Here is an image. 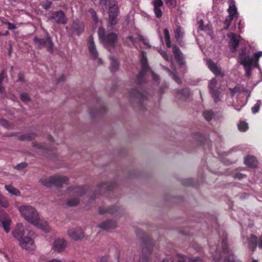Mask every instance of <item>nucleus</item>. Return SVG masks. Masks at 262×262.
<instances>
[{
  "mask_svg": "<svg viewBox=\"0 0 262 262\" xmlns=\"http://www.w3.org/2000/svg\"><path fill=\"white\" fill-rule=\"evenodd\" d=\"M20 215L29 223L46 232L50 230L46 220L42 217L34 207L30 205H23L18 208Z\"/></svg>",
  "mask_w": 262,
  "mask_h": 262,
  "instance_id": "f257e3e1",
  "label": "nucleus"
},
{
  "mask_svg": "<svg viewBox=\"0 0 262 262\" xmlns=\"http://www.w3.org/2000/svg\"><path fill=\"white\" fill-rule=\"evenodd\" d=\"M102 9H106L108 7L109 23L115 25L117 23L116 18L119 13L118 5L115 0H108L105 3L101 2Z\"/></svg>",
  "mask_w": 262,
  "mask_h": 262,
  "instance_id": "f03ea898",
  "label": "nucleus"
},
{
  "mask_svg": "<svg viewBox=\"0 0 262 262\" xmlns=\"http://www.w3.org/2000/svg\"><path fill=\"white\" fill-rule=\"evenodd\" d=\"M68 181V178L64 176H54L47 178H42L39 181L42 185L50 187L52 185L60 186Z\"/></svg>",
  "mask_w": 262,
  "mask_h": 262,
  "instance_id": "7ed1b4c3",
  "label": "nucleus"
},
{
  "mask_svg": "<svg viewBox=\"0 0 262 262\" xmlns=\"http://www.w3.org/2000/svg\"><path fill=\"white\" fill-rule=\"evenodd\" d=\"M34 233L33 232H30L28 235L19 239L18 242L22 249L28 251H32L35 249L36 246L32 237Z\"/></svg>",
  "mask_w": 262,
  "mask_h": 262,
  "instance_id": "20e7f679",
  "label": "nucleus"
},
{
  "mask_svg": "<svg viewBox=\"0 0 262 262\" xmlns=\"http://www.w3.org/2000/svg\"><path fill=\"white\" fill-rule=\"evenodd\" d=\"M228 3L229 4V8L228 9V12L229 15L226 18L224 21V29L227 30L228 29L230 23L232 20L237 17V8L235 6V3L233 0H228Z\"/></svg>",
  "mask_w": 262,
  "mask_h": 262,
  "instance_id": "39448f33",
  "label": "nucleus"
},
{
  "mask_svg": "<svg viewBox=\"0 0 262 262\" xmlns=\"http://www.w3.org/2000/svg\"><path fill=\"white\" fill-rule=\"evenodd\" d=\"M223 254L225 255V262H241L237 259L233 254L232 251L230 250L226 240H223L222 243Z\"/></svg>",
  "mask_w": 262,
  "mask_h": 262,
  "instance_id": "423d86ee",
  "label": "nucleus"
},
{
  "mask_svg": "<svg viewBox=\"0 0 262 262\" xmlns=\"http://www.w3.org/2000/svg\"><path fill=\"white\" fill-rule=\"evenodd\" d=\"M98 33L100 40L106 46L113 45L116 39V35L114 33L105 36L104 31L102 28H99Z\"/></svg>",
  "mask_w": 262,
  "mask_h": 262,
  "instance_id": "0eeeda50",
  "label": "nucleus"
},
{
  "mask_svg": "<svg viewBox=\"0 0 262 262\" xmlns=\"http://www.w3.org/2000/svg\"><path fill=\"white\" fill-rule=\"evenodd\" d=\"M11 223L10 217L4 211H0V226L3 227L6 233L10 231Z\"/></svg>",
  "mask_w": 262,
  "mask_h": 262,
  "instance_id": "6e6552de",
  "label": "nucleus"
},
{
  "mask_svg": "<svg viewBox=\"0 0 262 262\" xmlns=\"http://www.w3.org/2000/svg\"><path fill=\"white\" fill-rule=\"evenodd\" d=\"M88 48L89 49L90 55L95 60H97L98 63H101V60L98 57V54L94 43L93 38L90 36L88 39Z\"/></svg>",
  "mask_w": 262,
  "mask_h": 262,
  "instance_id": "1a4fd4ad",
  "label": "nucleus"
},
{
  "mask_svg": "<svg viewBox=\"0 0 262 262\" xmlns=\"http://www.w3.org/2000/svg\"><path fill=\"white\" fill-rule=\"evenodd\" d=\"M239 62L244 66V68L251 67L252 64L254 65V59L253 58L249 56V55L246 54L245 51H242V53L238 58Z\"/></svg>",
  "mask_w": 262,
  "mask_h": 262,
  "instance_id": "9d476101",
  "label": "nucleus"
},
{
  "mask_svg": "<svg viewBox=\"0 0 262 262\" xmlns=\"http://www.w3.org/2000/svg\"><path fill=\"white\" fill-rule=\"evenodd\" d=\"M68 235L72 239L77 241L83 237V232L80 228H71L68 230Z\"/></svg>",
  "mask_w": 262,
  "mask_h": 262,
  "instance_id": "9b49d317",
  "label": "nucleus"
},
{
  "mask_svg": "<svg viewBox=\"0 0 262 262\" xmlns=\"http://www.w3.org/2000/svg\"><path fill=\"white\" fill-rule=\"evenodd\" d=\"M66 241L63 238H57L54 240L52 245V249L56 252H60L67 247Z\"/></svg>",
  "mask_w": 262,
  "mask_h": 262,
  "instance_id": "f8f14e48",
  "label": "nucleus"
},
{
  "mask_svg": "<svg viewBox=\"0 0 262 262\" xmlns=\"http://www.w3.org/2000/svg\"><path fill=\"white\" fill-rule=\"evenodd\" d=\"M229 39V46L231 50L234 51L238 46L240 36L233 33H230L228 35Z\"/></svg>",
  "mask_w": 262,
  "mask_h": 262,
  "instance_id": "ddd939ff",
  "label": "nucleus"
},
{
  "mask_svg": "<svg viewBox=\"0 0 262 262\" xmlns=\"http://www.w3.org/2000/svg\"><path fill=\"white\" fill-rule=\"evenodd\" d=\"M128 39L130 41V42L134 45L136 46V39H139L142 41L143 44L145 46L146 48H149L150 45L148 42V40L145 37L141 35L139 33H137L134 36H129L128 37Z\"/></svg>",
  "mask_w": 262,
  "mask_h": 262,
  "instance_id": "4468645a",
  "label": "nucleus"
},
{
  "mask_svg": "<svg viewBox=\"0 0 262 262\" xmlns=\"http://www.w3.org/2000/svg\"><path fill=\"white\" fill-rule=\"evenodd\" d=\"M14 237L16 238L18 241L19 239L23 238L25 234V228L22 223H17L16 225L15 229L12 232Z\"/></svg>",
  "mask_w": 262,
  "mask_h": 262,
  "instance_id": "2eb2a0df",
  "label": "nucleus"
},
{
  "mask_svg": "<svg viewBox=\"0 0 262 262\" xmlns=\"http://www.w3.org/2000/svg\"><path fill=\"white\" fill-rule=\"evenodd\" d=\"M216 81L215 79H212L210 80L209 87L211 94L214 98V101L217 103L220 101V95L219 91L214 89L215 86L216 85Z\"/></svg>",
  "mask_w": 262,
  "mask_h": 262,
  "instance_id": "dca6fc26",
  "label": "nucleus"
},
{
  "mask_svg": "<svg viewBox=\"0 0 262 262\" xmlns=\"http://www.w3.org/2000/svg\"><path fill=\"white\" fill-rule=\"evenodd\" d=\"M34 40L35 42L36 45L39 47L42 46H45L49 49V50H51L52 49L53 43L50 38L49 37L47 39V40L45 41L43 39H39L36 37H35Z\"/></svg>",
  "mask_w": 262,
  "mask_h": 262,
  "instance_id": "f3484780",
  "label": "nucleus"
},
{
  "mask_svg": "<svg viewBox=\"0 0 262 262\" xmlns=\"http://www.w3.org/2000/svg\"><path fill=\"white\" fill-rule=\"evenodd\" d=\"M206 63L208 67L216 76L221 75V76H224V74L221 71V70L217 65L213 62L210 59H207Z\"/></svg>",
  "mask_w": 262,
  "mask_h": 262,
  "instance_id": "a211bd4d",
  "label": "nucleus"
},
{
  "mask_svg": "<svg viewBox=\"0 0 262 262\" xmlns=\"http://www.w3.org/2000/svg\"><path fill=\"white\" fill-rule=\"evenodd\" d=\"M152 5H154V10L156 17L159 18L162 15V12L161 7L163 5L162 0H154L152 2Z\"/></svg>",
  "mask_w": 262,
  "mask_h": 262,
  "instance_id": "6ab92c4d",
  "label": "nucleus"
},
{
  "mask_svg": "<svg viewBox=\"0 0 262 262\" xmlns=\"http://www.w3.org/2000/svg\"><path fill=\"white\" fill-rule=\"evenodd\" d=\"M141 71L138 77V81L140 82L141 80L140 79V77L143 76L144 73L148 69V67L147 63V58L144 53H142V57L141 58Z\"/></svg>",
  "mask_w": 262,
  "mask_h": 262,
  "instance_id": "aec40b11",
  "label": "nucleus"
},
{
  "mask_svg": "<svg viewBox=\"0 0 262 262\" xmlns=\"http://www.w3.org/2000/svg\"><path fill=\"white\" fill-rule=\"evenodd\" d=\"M51 18L56 23L66 24V18L64 13L62 11H58L52 14Z\"/></svg>",
  "mask_w": 262,
  "mask_h": 262,
  "instance_id": "412c9836",
  "label": "nucleus"
},
{
  "mask_svg": "<svg viewBox=\"0 0 262 262\" xmlns=\"http://www.w3.org/2000/svg\"><path fill=\"white\" fill-rule=\"evenodd\" d=\"M99 227L104 230H109L117 226L116 222L114 220H106L98 225Z\"/></svg>",
  "mask_w": 262,
  "mask_h": 262,
  "instance_id": "4be33fe9",
  "label": "nucleus"
},
{
  "mask_svg": "<svg viewBox=\"0 0 262 262\" xmlns=\"http://www.w3.org/2000/svg\"><path fill=\"white\" fill-rule=\"evenodd\" d=\"M173 53L174 55V58L177 61L180 66H183L184 64V61L183 59V56L178 48L176 46L172 47Z\"/></svg>",
  "mask_w": 262,
  "mask_h": 262,
  "instance_id": "5701e85b",
  "label": "nucleus"
},
{
  "mask_svg": "<svg viewBox=\"0 0 262 262\" xmlns=\"http://www.w3.org/2000/svg\"><path fill=\"white\" fill-rule=\"evenodd\" d=\"M256 242V237L254 235H251L250 239L248 237H244L243 238V243L245 245H247V246L251 249L255 247Z\"/></svg>",
  "mask_w": 262,
  "mask_h": 262,
  "instance_id": "b1692460",
  "label": "nucleus"
},
{
  "mask_svg": "<svg viewBox=\"0 0 262 262\" xmlns=\"http://www.w3.org/2000/svg\"><path fill=\"white\" fill-rule=\"evenodd\" d=\"M244 163L247 166L250 167H255L257 164V161L256 159L250 156L246 157Z\"/></svg>",
  "mask_w": 262,
  "mask_h": 262,
  "instance_id": "393cba45",
  "label": "nucleus"
},
{
  "mask_svg": "<svg viewBox=\"0 0 262 262\" xmlns=\"http://www.w3.org/2000/svg\"><path fill=\"white\" fill-rule=\"evenodd\" d=\"M176 258L178 262H202V260L199 258H197L195 259H191L185 257L183 255H177L176 256Z\"/></svg>",
  "mask_w": 262,
  "mask_h": 262,
  "instance_id": "a878e982",
  "label": "nucleus"
},
{
  "mask_svg": "<svg viewBox=\"0 0 262 262\" xmlns=\"http://www.w3.org/2000/svg\"><path fill=\"white\" fill-rule=\"evenodd\" d=\"M6 189L11 194L15 195H19L20 192L19 191L15 188V187L11 186V185H6L5 186Z\"/></svg>",
  "mask_w": 262,
  "mask_h": 262,
  "instance_id": "bb28decb",
  "label": "nucleus"
},
{
  "mask_svg": "<svg viewBox=\"0 0 262 262\" xmlns=\"http://www.w3.org/2000/svg\"><path fill=\"white\" fill-rule=\"evenodd\" d=\"M231 96L233 97L235 95L241 92H244L245 88L243 86L237 85L233 89H230Z\"/></svg>",
  "mask_w": 262,
  "mask_h": 262,
  "instance_id": "cd10ccee",
  "label": "nucleus"
},
{
  "mask_svg": "<svg viewBox=\"0 0 262 262\" xmlns=\"http://www.w3.org/2000/svg\"><path fill=\"white\" fill-rule=\"evenodd\" d=\"M184 32L183 31L182 28L178 26L175 31V37L178 40H179L183 36Z\"/></svg>",
  "mask_w": 262,
  "mask_h": 262,
  "instance_id": "c85d7f7f",
  "label": "nucleus"
},
{
  "mask_svg": "<svg viewBox=\"0 0 262 262\" xmlns=\"http://www.w3.org/2000/svg\"><path fill=\"white\" fill-rule=\"evenodd\" d=\"M111 69L112 71H115L118 67V62L114 57H111Z\"/></svg>",
  "mask_w": 262,
  "mask_h": 262,
  "instance_id": "c756f323",
  "label": "nucleus"
},
{
  "mask_svg": "<svg viewBox=\"0 0 262 262\" xmlns=\"http://www.w3.org/2000/svg\"><path fill=\"white\" fill-rule=\"evenodd\" d=\"M237 126L238 129L241 132H245L248 128V124L245 122H240Z\"/></svg>",
  "mask_w": 262,
  "mask_h": 262,
  "instance_id": "7c9ffc66",
  "label": "nucleus"
},
{
  "mask_svg": "<svg viewBox=\"0 0 262 262\" xmlns=\"http://www.w3.org/2000/svg\"><path fill=\"white\" fill-rule=\"evenodd\" d=\"M6 77V73L4 71L2 72L0 74V95H2L4 93V88L1 85V82L4 80Z\"/></svg>",
  "mask_w": 262,
  "mask_h": 262,
  "instance_id": "2f4dec72",
  "label": "nucleus"
},
{
  "mask_svg": "<svg viewBox=\"0 0 262 262\" xmlns=\"http://www.w3.org/2000/svg\"><path fill=\"white\" fill-rule=\"evenodd\" d=\"M165 41L167 47L169 48L170 47V36L169 31L167 29H165L164 31Z\"/></svg>",
  "mask_w": 262,
  "mask_h": 262,
  "instance_id": "473e14b6",
  "label": "nucleus"
},
{
  "mask_svg": "<svg viewBox=\"0 0 262 262\" xmlns=\"http://www.w3.org/2000/svg\"><path fill=\"white\" fill-rule=\"evenodd\" d=\"M262 56V52L259 51L257 53H255L254 54V58L255 59V61H254V66L255 67H258V60L259 58Z\"/></svg>",
  "mask_w": 262,
  "mask_h": 262,
  "instance_id": "72a5a7b5",
  "label": "nucleus"
},
{
  "mask_svg": "<svg viewBox=\"0 0 262 262\" xmlns=\"http://www.w3.org/2000/svg\"><path fill=\"white\" fill-rule=\"evenodd\" d=\"M203 115L205 119L209 121L212 119L213 113L211 111H205L203 113Z\"/></svg>",
  "mask_w": 262,
  "mask_h": 262,
  "instance_id": "f704fd0d",
  "label": "nucleus"
},
{
  "mask_svg": "<svg viewBox=\"0 0 262 262\" xmlns=\"http://www.w3.org/2000/svg\"><path fill=\"white\" fill-rule=\"evenodd\" d=\"M0 205L3 207H7L9 205L8 202L7 200L0 194ZM0 211H3L0 210Z\"/></svg>",
  "mask_w": 262,
  "mask_h": 262,
  "instance_id": "c9c22d12",
  "label": "nucleus"
},
{
  "mask_svg": "<svg viewBox=\"0 0 262 262\" xmlns=\"http://www.w3.org/2000/svg\"><path fill=\"white\" fill-rule=\"evenodd\" d=\"M79 203V200L78 198H71L68 201V204L69 206H73L77 205Z\"/></svg>",
  "mask_w": 262,
  "mask_h": 262,
  "instance_id": "e433bc0d",
  "label": "nucleus"
},
{
  "mask_svg": "<svg viewBox=\"0 0 262 262\" xmlns=\"http://www.w3.org/2000/svg\"><path fill=\"white\" fill-rule=\"evenodd\" d=\"M168 74L172 76V78L176 81V82L178 83H180L181 82V80L179 78H178L177 75H176V73L172 72L170 71L169 70H168L167 68H165Z\"/></svg>",
  "mask_w": 262,
  "mask_h": 262,
  "instance_id": "4c0bfd02",
  "label": "nucleus"
},
{
  "mask_svg": "<svg viewBox=\"0 0 262 262\" xmlns=\"http://www.w3.org/2000/svg\"><path fill=\"white\" fill-rule=\"evenodd\" d=\"M166 4L170 8H174L177 4L176 0H165Z\"/></svg>",
  "mask_w": 262,
  "mask_h": 262,
  "instance_id": "58836bf2",
  "label": "nucleus"
},
{
  "mask_svg": "<svg viewBox=\"0 0 262 262\" xmlns=\"http://www.w3.org/2000/svg\"><path fill=\"white\" fill-rule=\"evenodd\" d=\"M159 53L162 56V57L165 59V60L167 61H171L172 58L171 56H168L167 54L165 53L164 51H162L161 50H159Z\"/></svg>",
  "mask_w": 262,
  "mask_h": 262,
  "instance_id": "ea45409f",
  "label": "nucleus"
},
{
  "mask_svg": "<svg viewBox=\"0 0 262 262\" xmlns=\"http://www.w3.org/2000/svg\"><path fill=\"white\" fill-rule=\"evenodd\" d=\"M0 124L7 128H10L12 126L9 122L4 119L0 120Z\"/></svg>",
  "mask_w": 262,
  "mask_h": 262,
  "instance_id": "a19ab883",
  "label": "nucleus"
},
{
  "mask_svg": "<svg viewBox=\"0 0 262 262\" xmlns=\"http://www.w3.org/2000/svg\"><path fill=\"white\" fill-rule=\"evenodd\" d=\"M89 13H90L92 17L93 18L94 21L96 23L98 22V18L97 17L96 13L93 9H90L89 10Z\"/></svg>",
  "mask_w": 262,
  "mask_h": 262,
  "instance_id": "79ce46f5",
  "label": "nucleus"
},
{
  "mask_svg": "<svg viewBox=\"0 0 262 262\" xmlns=\"http://www.w3.org/2000/svg\"><path fill=\"white\" fill-rule=\"evenodd\" d=\"M20 98L22 101L27 103L30 100V97L26 93H23L20 95Z\"/></svg>",
  "mask_w": 262,
  "mask_h": 262,
  "instance_id": "37998d69",
  "label": "nucleus"
},
{
  "mask_svg": "<svg viewBox=\"0 0 262 262\" xmlns=\"http://www.w3.org/2000/svg\"><path fill=\"white\" fill-rule=\"evenodd\" d=\"M259 106H260V103H258L257 102V103L255 104L252 107V112L253 114H256L257 113L259 110Z\"/></svg>",
  "mask_w": 262,
  "mask_h": 262,
  "instance_id": "c03bdc74",
  "label": "nucleus"
},
{
  "mask_svg": "<svg viewBox=\"0 0 262 262\" xmlns=\"http://www.w3.org/2000/svg\"><path fill=\"white\" fill-rule=\"evenodd\" d=\"M220 257H221L220 253L219 252L216 251L215 254L214 255H213L212 259V260H213L216 262H218L220 258Z\"/></svg>",
  "mask_w": 262,
  "mask_h": 262,
  "instance_id": "a18cd8bd",
  "label": "nucleus"
},
{
  "mask_svg": "<svg viewBox=\"0 0 262 262\" xmlns=\"http://www.w3.org/2000/svg\"><path fill=\"white\" fill-rule=\"evenodd\" d=\"M73 191L76 194V195H81L82 194L81 188H80L77 187V188H74Z\"/></svg>",
  "mask_w": 262,
  "mask_h": 262,
  "instance_id": "49530a36",
  "label": "nucleus"
},
{
  "mask_svg": "<svg viewBox=\"0 0 262 262\" xmlns=\"http://www.w3.org/2000/svg\"><path fill=\"white\" fill-rule=\"evenodd\" d=\"M52 4L51 2L50 1H47L45 4L42 5L43 8H44L45 9H48L50 8Z\"/></svg>",
  "mask_w": 262,
  "mask_h": 262,
  "instance_id": "de8ad7c7",
  "label": "nucleus"
},
{
  "mask_svg": "<svg viewBox=\"0 0 262 262\" xmlns=\"http://www.w3.org/2000/svg\"><path fill=\"white\" fill-rule=\"evenodd\" d=\"M27 166V164L25 163H20L19 164H18L16 166V168L17 169H23L24 168L26 167Z\"/></svg>",
  "mask_w": 262,
  "mask_h": 262,
  "instance_id": "09e8293b",
  "label": "nucleus"
},
{
  "mask_svg": "<svg viewBox=\"0 0 262 262\" xmlns=\"http://www.w3.org/2000/svg\"><path fill=\"white\" fill-rule=\"evenodd\" d=\"M245 70H246V74L248 76H249L250 74L251 67L245 68Z\"/></svg>",
  "mask_w": 262,
  "mask_h": 262,
  "instance_id": "8fccbe9b",
  "label": "nucleus"
},
{
  "mask_svg": "<svg viewBox=\"0 0 262 262\" xmlns=\"http://www.w3.org/2000/svg\"><path fill=\"white\" fill-rule=\"evenodd\" d=\"M8 28L9 29H13L15 28V26L11 23H9L8 24Z\"/></svg>",
  "mask_w": 262,
  "mask_h": 262,
  "instance_id": "3c124183",
  "label": "nucleus"
},
{
  "mask_svg": "<svg viewBox=\"0 0 262 262\" xmlns=\"http://www.w3.org/2000/svg\"><path fill=\"white\" fill-rule=\"evenodd\" d=\"M258 246L259 248H262V237L259 238Z\"/></svg>",
  "mask_w": 262,
  "mask_h": 262,
  "instance_id": "603ef678",
  "label": "nucleus"
},
{
  "mask_svg": "<svg viewBox=\"0 0 262 262\" xmlns=\"http://www.w3.org/2000/svg\"><path fill=\"white\" fill-rule=\"evenodd\" d=\"M152 78L155 80H157L158 79V76L156 75L154 72H151Z\"/></svg>",
  "mask_w": 262,
  "mask_h": 262,
  "instance_id": "864d4df0",
  "label": "nucleus"
},
{
  "mask_svg": "<svg viewBox=\"0 0 262 262\" xmlns=\"http://www.w3.org/2000/svg\"><path fill=\"white\" fill-rule=\"evenodd\" d=\"M244 175L242 174H236V178H237V179H242L243 178H244Z\"/></svg>",
  "mask_w": 262,
  "mask_h": 262,
  "instance_id": "5fc2aeb1",
  "label": "nucleus"
},
{
  "mask_svg": "<svg viewBox=\"0 0 262 262\" xmlns=\"http://www.w3.org/2000/svg\"><path fill=\"white\" fill-rule=\"evenodd\" d=\"M48 262H63V261L57 259H52V260L49 261Z\"/></svg>",
  "mask_w": 262,
  "mask_h": 262,
  "instance_id": "6e6d98bb",
  "label": "nucleus"
},
{
  "mask_svg": "<svg viewBox=\"0 0 262 262\" xmlns=\"http://www.w3.org/2000/svg\"><path fill=\"white\" fill-rule=\"evenodd\" d=\"M202 21H200V25L199 26V28L201 30H205V28H204L203 26L202 25Z\"/></svg>",
  "mask_w": 262,
  "mask_h": 262,
  "instance_id": "4d7b16f0",
  "label": "nucleus"
},
{
  "mask_svg": "<svg viewBox=\"0 0 262 262\" xmlns=\"http://www.w3.org/2000/svg\"><path fill=\"white\" fill-rule=\"evenodd\" d=\"M32 138V136H27V137H24L23 139H31Z\"/></svg>",
  "mask_w": 262,
  "mask_h": 262,
  "instance_id": "13d9d810",
  "label": "nucleus"
},
{
  "mask_svg": "<svg viewBox=\"0 0 262 262\" xmlns=\"http://www.w3.org/2000/svg\"><path fill=\"white\" fill-rule=\"evenodd\" d=\"M241 107H235V109L236 110H237V111H240V110H241Z\"/></svg>",
  "mask_w": 262,
  "mask_h": 262,
  "instance_id": "bf43d9fd",
  "label": "nucleus"
},
{
  "mask_svg": "<svg viewBox=\"0 0 262 262\" xmlns=\"http://www.w3.org/2000/svg\"><path fill=\"white\" fill-rule=\"evenodd\" d=\"M246 92L247 93L248 97H249L250 95V93L249 92H248V91H246Z\"/></svg>",
  "mask_w": 262,
  "mask_h": 262,
  "instance_id": "052dcab7",
  "label": "nucleus"
},
{
  "mask_svg": "<svg viewBox=\"0 0 262 262\" xmlns=\"http://www.w3.org/2000/svg\"><path fill=\"white\" fill-rule=\"evenodd\" d=\"M162 262H166V260H165V259H163V260H162Z\"/></svg>",
  "mask_w": 262,
  "mask_h": 262,
  "instance_id": "680f3d73",
  "label": "nucleus"
},
{
  "mask_svg": "<svg viewBox=\"0 0 262 262\" xmlns=\"http://www.w3.org/2000/svg\"><path fill=\"white\" fill-rule=\"evenodd\" d=\"M183 92H184V91H180V93L182 94L183 93Z\"/></svg>",
  "mask_w": 262,
  "mask_h": 262,
  "instance_id": "e2e57ef3",
  "label": "nucleus"
},
{
  "mask_svg": "<svg viewBox=\"0 0 262 262\" xmlns=\"http://www.w3.org/2000/svg\"><path fill=\"white\" fill-rule=\"evenodd\" d=\"M252 262H257V261L254 260H253Z\"/></svg>",
  "mask_w": 262,
  "mask_h": 262,
  "instance_id": "0e129e2a",
  "label": "nucleus"
},
{
  "mask_svg": "<svg viewBox=\"0 0 262 262\" xmlns=\"http://www.w3.org/2000/svg\"><path fill=\"white\" fill-rule=\"evenodd\" d=\"M100 212L101 213H104V212H102V211H101V210H100Z\"/></svg>",
  "mask_w": 262,
  "mask_h": 262,
  "instance_id": "69168bd1",
  "label": "nucleus"
},
{
  "mask_svg": "<svg viewBox=\"0 0 262 262\" xmlns=\"http://www.w3.org/2000/svg\"><path fill=\"white\" fill-rule=\"evenodd\" d=\"M171 67H172L173 65H172V62L171 63Z\"/></svg>",
  "mask_w": 262,
  "mask_h": 262,
  "instance_id": "338daca9",
  "label": "nucleus"
},
{
  "mask_svg": "<svg viewBox=\"0 0 262 262\" xmlns=\"http://www.w3.org/2000/svg\"><path fill=\"white\" fill-rule=\"evenodd\" d=\"M140 262H141V261H140ZM142 262H143V261H142Z\"/></svg>",
  "mask_w": 262,
  "mask_h": 262,
  "instance_id": "774afa93",
  "label": "nucleus"
}]
</instances>
